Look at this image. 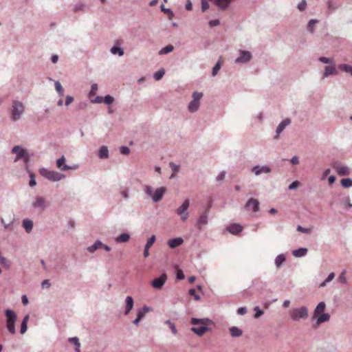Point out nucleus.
I'll return each mask as SVG.
<instances>
[{
    "instance_id": "nucleus-27",
    "label": "nucleus",
    "mask_w": 352,
    "mask_h": 352,
    "mask_svg": "<svg viewBox=\"0 0 352 352\" xmlns=\"http://www.w3.org/2000/svg\"><path fill=\"white\" fill-rule=\"evenodd\" d=\"M130 239L129 234L127 233H122L120 236L116 238V241L117 243H126Z\"/></svg>"
},
{
    "instance_id": "nucleus-41",
    "label": "nucleus",
    "mask_w": 352,
    "mask_h": 352,
    "mask_svg": "<svg viewBox=\"0 0 352 352\" xmlns=\"http://www.w3.org/2000/svg\"><path fill=\"white\" fill-rule=\"evenodd\" d=\"M160 8L163 12L168 14L169 19H172L174 16V13L170 9L166 8L164 5H162Z\"/></svg>"
},
{
    "instance_id": "nucleus-63",
    "label": "nucleus",
    "mask_w": 352,
    "mask_h": 352,
    "mask_svg": "<svg viewBox=\"0 0 352 352\" xmlns=\"http://www.w3.org/2000/svg\"><path fill=\"white\" fill-rule=\"evenodd\" d=\"M177 278L178 280H183L184 278V274L182 270H178L177 271Z\"/></svg>"
},
{
    "instance_id": "nucleus-3",
    "label": "nucleus",
    "mask_w": 352,
    "mask_h": 352,
    "mask_svg": "<svg viewBox=\"0 0 352 352\" xmlns=\"http://www.w3.org/2000/svg\"><path fill=\"white\" fill-rule=\"evenodd\" d=\"M5 316L6 318V328L9 333L14 335L16 333L15 329V322L17 319V315L16 314L11 310V309H6L5 311Z\"/></svg>"
},
{
    "instance_id": "nucleus-22",
    "label": "nucleus",
    "mask_w": 352,
    "mask_h": 352,
    "mask_svg": "<svg viewBox=\"0 0 352 352\" xmlns=\"http://www.w3.org/2000/svg\"><path fill=\"white\" fill-rule=\"evenodd\" d=\"M316 318H317L316 324L318 325H319L322 322L329 321L330 319V316L329 314L323 313V314H321L319 316H318Z\"/></svg>"
},
{
    "instance_id": "nucleus-14",
    "label": "nucleus",
    "mask_w": 352,
    "mask_h": 352,
    "mask_svg": "<svg viewBox=\"0 0 352 352\" xmlns=\"http://www.w3.org/2000/svg\"><path fill=\"white\" fill-rule=\"evenodd\" d=\"M291 124V120L289 118H286L283 120L278 125L276 130V136L274 138L277 139L280 135V133L283 132V131Z\"/></svg>"
},
{
    "instance_id": "nucleus-59",
    "label": "nucleus",
    "mask_w": 352,
    "mask_h": 352,
    "mask_svg": "<svg viewBox=\"0 0 352 352\" xmlns=\"http://www.w3.org/2000/svg\"><path fill=\"white\" fill-rule=\"evenodd\" d=\"M226 177V171H221L216 177L217 182H220L224 179Z\"/></svg>"
},
{
    "instance_id": "nucleus-30",
    "label": "nucleus",
    "mask_w": 352,
    "mask_h": 352,
    "mask_svg": "<svg viewBox=\"0 0 352 352\" xmlns=\"http://www.w3.org/2000/svg\"><path fill=\"white\" fill-rule=\"evenodd\" d=\"M173 50H174L173 45L169 44V45L165 46L164 47L162 48L159 51V54L160 55L166 54H168V53L173 52Z\"/></svg>"
},
{
    "instance_id": "nucleus-46",
    "label": "nucleus",
    "mask_w": 352,
    "mask_h": 352,
    "mask_svg": "<svg viewBox=\"0 0 352 352\" xmlns=\"http://www.w3.org/2000/svg\"><path fill=\"white\" fill-rule=\"evenodd\" d=\"M166 324H167L168 325V327H170L172 333L174 334V335H176L177 333V329H176V327L175 325L174 324V323H173L170 320H166Z\"/></svg>"
},
{
    "instance_id": "nucleus-19",
    "label": "nucleus",
    "mask_w": 352,
    "mask_h": 352,
    "mask_svg": "<svg viewBox=\"0 0 352 352\" xmlns=\"http://www.w3.org/2000/svg\"><path fill=\"white\" fill-rule=\"evenodd\" d=\"M227 230L232 234H236L241 232L242 227L239 223H234L228 227Z\"/></svg>"
},
{
    "instance_id": "nucleus-56",
    "label": "nucleus",
    "mask_w": 352,
    "mask_h": 352,
    "mask_svg": "<svg viewBox=\"0 0 352 352\" xmlns=\"http://www.w3.org/2000/svg\"><path fill=\"white\" fill-rule=\"evenodd\" d=\"M201 10L205 12L209 8V3L207 0H201Z\"/></svg>"
},
{
    "instance_id": "nucleus-8",
    "label": "nucleus",
    "mask_w": 352,
    "mask_h": 352,
    "mask_svg": "<svg viewBox=\"0 0 352 352\" xmlns=\"http://www.w3.org/2000/svg\"><path fill=\"white\" fill-rule=\"evenodd\" d=\"M240 56L235 59V63L238 64H245L250 62L252 58V53L249 51L246 50H239Z\"/></svg>"
},
{
    "instance_id": "nucleus-11",
    "label": "nucleus",
    "mask_w": 352,
    "mask_h": 352,
    "mask_svg": "<svg viewBox=\"0 0 352 352\" xmlns=\"http://www.w3.org/2000/svg\"><path fill=\"white\" fill-rule=\"evenodd\" d=\"M166 191V188L165 187H160L157 188L152 196V201L154 203L160 201L162 199Z\"/></svg>"
},
{
    "instance_id": "nucleus-16",
    "label": "nucleus",
    "mask_w": 352,
    "mask_h": 352,
    "mask_svg": "<svg viewBox=\"0 0 352 352\" xmlns=\"http://www.w3.org/2000/svg\"><path fill=\"white\" fill-rule=\"evenodd\" d=\"M125 302H126V306H125L124 314L128 315L133 307L134 301L131 296H127L126 298Z\"/></svg>"
},
{
    "instance_id": "nucleus-12",
    "label": "nucleus",
    "mask_w": 352,
    "mask_h": 352,
    "mask_svg": "<svg viewBox=\"0 0 352 352\" xmlns=\"http://www.w3.org/2000/svg\"><path fill=\"white\" fill-rule=\"evenodd\" d=\"M12 153H15L16 155L14 162L21 160V158L25 157L28 153L27 151L20 146H15L12 149Z\"/></svg>"
},
{
    "instance_id": "nucleus-40",
    "label": "nucleus",
    "mask_w": 352,
    "mask_h": 352,
    "mask_svg": "<svg viewBox=\"0 0 352 352\" xmlns=\"http://www.w3.org/2000/svg\"><path fill=\"white\" fill-rule=\"evenodd\" d=\"M164 74H165L164 69H161L154 74L153 77L156 80H160L162 78Z\"/></svg>"
},
{
    "instance_id": "nucleus-50",
    "label": "nucleus",
    "mask_w": 352,
    "mask_h": 352,
    "mask_svg": "<svg viewBox=\"0 0 352 352\" xmlns=\"http://www.w3.org/2000/svg\"><path fill=\"white\" fill-rule=\"evenodd\" d=\"M318 60L320 62L324 63V64H333V61L332 59H331L329 58L324 57V56L320 57Z\"/></svg>"
},
{
    "instance_id": "nucleus-51",
    "label": "nucleus",
    "mask_w": 352,
    "mask_h": 352,
    "mask_svg": "<svg viewBox=\"0 0 352 352\" xmlns=\"http://www.w3.org/2000/svg\"><path fill=\"white\" fill-rule=\"evenodd\" d=\"M70 342L73 343L74 345L77 346L76 349V352H80L79 346H80V342L77 338H72L69 339Z\"/></svg>"
},
{
    "instance_id": "nucleus-25",
    "label": "nucleus",
    "mask_w": 352,
    "mask_h": 352,
    "mask_svg": "<svg viewBox=\"0 0 352 352\" xmlns=\"http://www.w3.org/2000/svg\"><path fill=\"white\" fill-rule=\"evenodd\" d=\"M29 318H30L29 315H26L23 319V321L21 322V331H20L21 334L25 333L28 329V322Z\"/></svg>"
},
{
    "instance_id": "nucleus-48",
    "label": "nucleus",
    "mask_w": 352,
    "mask_h": 352,
    "mask_svg": "<svg viewBox=\"0 0 352 352\" xmlns=\"http://www.w3.org/2000/svg\"><path fill=\"white\" fill-rule=\"evenodd\" d=\"M155 241V236L153 235L148 241L145 245L146 249H150Z\"/></svg>"
},
{
    "instance_id": "nucleus-6",
    "label": "nucleus",
    "mask_w": 352,
    "mask_h": 352,
    "mask_svg": "<svg viewBox=\"0 0 352 352\" xmlns=\"http://www.w3.org/2000/svg\"><path fill=\"white\" fill-rule=\"evenodd\" d=\"M331 166L339 176H348L351 174L350 168L342 165L339 161L332 162Z\"/></svg>"
},
{
    "instance_id": "nucleus-9",
    "label": "nucleus",
    "mask_w": 352,
    "mask_h": 352,
    "mask_svg": "<svg viewBox=\"0 0 352 352\" xmlns=\"http://www.w3.org/2000/svg\"><path fill=\"white\" fill-rule=\"evenodd\" d=\"M245 208L247 210L251 209L254 212H258L259 210V201L256 199L250 198L246 202Z\"/></svg>"
},
{
    "instance_id": "nucleus-38",
    "label": "nucleus",
    "mask_w": 352,
    "mask_h": 352,
    "mask_svg": "<svg viewBox=\"0 0 352 352\" xmlns=\"http://www.w3.org/2000/svg\"><path fill=\"white\" fill-rule=\"evenodd\" d=\"M23 227L27 232H30L33 228V221H23Z\"/></svg>"
},
{
    "instance_id": "nucleus-4",
    "label": "nucleus",
    "mask_w": 352,
    "mask_h": 352,
    "mask_svg": "<svg viewBox=\"0 0 352 352\" xmlns=\"http://www.w3.org/2000/svg\"><path fill=\"white\" fill-rule=\"evenodd\" d=\"M39 173L43 177L52 182H58L63 179L65 177L64 174L60 173L55 170H48L45 168H41L39 170Z\"/></svg>"
},
{
    "instance_id": "nucleus-36",
    "label": "nucleus",
    "mask_w": 352,
    "mask_h": 352,
    "mask_svg": "<svg viewBox=\"0 0 352 352\" xmlns=\"http://www.w3.org/2000/svg\"><path fill=\"white\" fill-rule=\"evenodd\" d=\"M340 184L345 188H350L352 186V179L344 178L340 181Z\"/></svg>"
},
{
    "instance_id": "nucleus-29",
    "label": "nucleus",
    "mask_w": 352,
    "mask_h": 352,
    "mask_svg": "<svg viewBox=\"0 0 352 352\" xmlns=\"http://www.w3.org/2000/svg\"><path fill=\"white\" fill-rule=\"evenodd\" d=\"M199 107V102L192 100L188 104V109L190 112H195L198 110Z\"/></svg>"
},
{
    "instance_id": "nucleus-43",
    "label": "nucleus",
    "mask_w": 352,
    "mask_h": 352,
    "mask_svg": "<svg viewBox=\"0 0 352 352\" xmlns=\"http://www.w3.org/2000/svg\"><path fill=\"white\" fill-rule=\"evenodd\" d=\"M297 8L301 11L303 12L307 8V1L306 0H302L298 5Z\"/></svg>"
},
{
    "instance_id": "nucleus-2",
    "label": "nucleus",
    "mask_w": 352,
    "mask_h": 352,
    "mask_svg": "<svg viewBox=\"0 0 352 352\" xmlns=\"http://www.w3.org/2000/svg\"><path fill=\"white\" fill-rule=\"evenodd\" d=\"M25 109V105L22 102L16 100H12L10 109L11 120L13 122L19 120L23 114Z\"/></svg>"
},
{
    "instance_id": "nucleus-34",
    "label": "nucleus",
    "mask_w": 352,
    "mask_h": 352,
    "mask_svg": "<svg viewBox=\"0 0 352 352\" xmlns=\"http://www.w3.org/2000/svg\"><path fill=\"white\" fill-rule=\"evenodd\" d=\"M307 250L306 248H300L293 251V255L296 257H301L306 255Z\"/></svg>"
},
{
    "instance_id": "nucleus-42",
    "label": "nucleus",
    "mask_w": 352,
    "mask_h": 352,
    "mask_svg": "<svg viewBox=\"0 0 352 352\" xmlns=\"http://www.w3.org/2000/svg\"><path fill=\"white\" fill-rule=\"evenodd\" d=\"M221 64L220 60H219L212 68V76H215L217 74L218 72L221 69Z\"/></svg>"
},
{
    "instance_id": "nucleus-17",
    "label": "nucleus",
    "mask_w": 352,
    "mask_h": 352,
    "mask_svg": "<svg viewBox=\"0 0 352 352\" xmlns=\"http://www.w3.org/2000/svg\"><path fill=\"white\" fill-rule=\"evenodd\" d=\"M337 74L336 69L334 66H326L322 78H324L331 75H335Z\"/></svg>"
},
{
    "instance_id": "nucleus-23",
    "label": "nucleus",
    "mask_w": 352,
    "mask_h": 352,
    "mask_svg": "<svg viewBox=\"0 0 352 352\" xmlns=\"http://www.w3.org/2000/svg\"><path fill=\"white\" fill-rule=\"evenodd\" d=\"M102 245H103V243L99 241V240H97L94 245L89 246L87 248V250L88 252H89L90 253H93L96 250L101 248Z\"/></svg>"
},
{
    "instance_id": "nucleus-24",
    "label": "nucleus",
    "mask_w": 352,
    "mask_h": 352,
    "mask_svg": "<svg viewBox=\"0 0 352 352\" xmlns=\"http://www.w3.org/2000/svg\"><path fill=\"white\" fill-rule=\"evenodd\" d=\"M151 311V309L147 306H144L142 309H138L137 317L142 320L145 314Z\"/></svg>"
},
{
    "instance_id": "nucleus-13",
    "label": "nucleus",
    "mask_w": 352,
    "mask_h": 352,
    "mask_svg": "<svg viewBox=\"0 0 352 352\" xmlns=\"http://www.w3.org/2000/svg\"><path fill=\"white\" fill-rule=\"evenodd\" d=\"M252 171L256 175H259L261 173H270L272 172V169L268 166H260L258 165H256L252 167Z\"/></svg>"
},
{
    "instance_id": "nucleus-54",
    "label": "nucleus",
    "mask_w": 352,
    "mask_h": 352,
    "mask_svg": "<svg viewBox=\"0 0 352 352\" xmlns=\"http://www.w3.org/2000/svg\"><path fill=\"white\" fill-rule=\"evenodd\" d=\"M120 151L122 155H128L130 153V149L126 146H122L120 147Z\"/></svg>"
},
{
    "instance_id": "nucleus-31",
    "label": "nucleus",
    "mask_w": 352,
    "mask_h": 352,
    "mask_svg": "<svg viewBox=\"0 0 352 352\" xmlns=\"http://www.w3.org/2000/svg\"><path fill=\"white\" fill-rule=\"evenodd\" d=\"M55 89L58 94L60 98H63L64 95V89L60 84V82L58 80L54 82Z\"/></svg>"
},
{
    "instance_id": "nucleus-53",
    "label": "nucleus",
    "mask_w": 352,
    "mask_h": 352,
    "mask_svg": "<svg viewBox=\"0 0 352 352\" xmlns=\"http://www.w3.org/2000/svg\"><path fill=\"white\" fill-rule=\"evenodd\" d=\"M30 182H29V185L30 187H34L36 185V180H35V177H34V174L31 173L30 174Z\"/></svg>"
},
{
    "instance_id": "nucleus-32",
    "label": "nucleus",
    "mask_w": 352,
    "mask_h": 352,
    "mask_svg": "<svg viewBox=\"0 0 352 352\" xmlns=\"http://www.w3.org/2000/svg\"><path fill=\"white\" fill-rule=\"evenodd\" d=\"M230 333L232 337H239L242 335V331L236 327L230 328Z\"/></svg>"
},
{
    "instance_id": "nucleus-45",
    "label": "nucleus",
    "mask_w": 352,
    "mask_h": 352,
    "mask_svg": "<svg viewBox=\"0 0 352 352\" xmlns=\"http://www.w3.org/2000/svg\"><path fill=\"white\" fill-rule=\"evenodd\" d=\"M192 100L199 102L200 99L203 96V94L201 92L195 91L192 93Z\"/></svg>"
},
{
    "instance_id": "nucleus-21",
    "label": "nucleus",
    "mask_w": 352,
    "mask_h": 352,
    "mask_svg": "<svg viewBox=\"0 0 352 352\" xmlns=\"http://www.w3.org/2000/svg\"><path fill=\"white\" fill-rule=\"evenodd\" d=\"M183 241H183V239L182 238H175V239H173L169 240L168 241V245L171 248H175L178 247L180 245H182Z\"/></svg>"
},
{
    "instance_id": "nucleus-20",
    "label": "nucleus",
    "mask_w": 352,
    "mask_h": 352,
    "mask_svg": "<svg viewBox=\"0 0 352 352\" xmlns=\"http://www.w3.org/2000/svg\"><path fill=\"white\" fill-rule=\"evenodd\" d=\"M326 308V305L324 302H320L314 310V317H317L321 314H323Z\"/></svg>"
},
{
    "instance_id": "nucleus-60",
    "label": "nucleus",
    "mask_w": 352,
    "mask_h": 352,
    "mask_svg": "<svg viewBox=\"0 0 352 352\" xmlns=\"http://www.w3.org/2000/svg\"><path fill=\"white\" fill-rule=\"evenodd\" d=\"M120 194L122 196V197L124 198L125 199H128L129 198V190L128 189L122 190L120 192Z\"/></svg>"
},
{
    "instance_id": "nucleus-1",
    "label": "nucleus",
    "mask_w": 352,
    "mask_h": 352,
    "mask_svg": "<svg viewBox=\"0 0 352 352\" xmlns=\"http://www.w3.org/2000/svg\"><path fill=\"white\" fill-rule=\"evenodd\" d=\"M190 323L194 326L191 328V331L199 336H202L206 332L210 331L209 326L213 324V322L206 318L201 319L192 318Z\"/></svg>"
},
{
    "instance_id": "nucleus-35",
    "label": "nucleus",
    "mask_w": 352,
    "mask_h": 352,
    "mask_svg": "<svg viewBox=\"0 0 352 352\" xmlns=\"http://www.w3.org/2000/svg\"><path fill=\"white\" fill-rule=\"evenodd\" d=\"M338 68L346 72L349 73L352 76V65H346V64H341L339 65Z\"/></svg>"
},
{
    "instance_id": "nucleus-62",
    "label": "nucleus",
    "mask_w": 352,
    "mask_h": 352,
    "mask_svg": "<svg viewBox=\"0 0 352 352\" xmlns=\"http://www.w3.org/2000/svg\"><path fill=\"white\" fill-rule=\"evenodd\" d=\"M220 24V21L219 19H214L209 21V25L210 27L217 26Z\"/></svg>"
},
{
    "instance_id": "nucleus-33",
    "label": "nucleus",
    "mask_w": 352,
    "mask_h": 352,
    "mask_svg": "<svg viewBox=\"0 0 352 352\" xmlns=\"http://www.w3.org/2000/svg\"><path fill=\"white\" fill-rule=\"evenodd\" d=\"M110 52L113 54H118L119 56H122L123 54H124V50L122 47H118V46H113L111 50H110Z\"/></svg>"
},
{
    "instance_id": "nucleus-55",
    "label": "nucleus",
    "mask_w": 352,
    "mask_h": 352,
    "mask_svg": "<svg viewBox=\"0 0 352 352\" xmlns=\"http://www.w3.org/2000/svg\"><path fill=\"white\" fill-rule=\"evenodd\" d=\"M85 7V5L83 3H78L74 6V12H78L83 10Z\"/></svg>"
},
{
    "instance_id": "nucleus-52",
    "label": "nucleus",
    "mask_w": 352,
    "mask_h": 352,
    "mask_svg": "<svg viewBox=\"0 0 352 352\" xmlns=\"http://www.w3.org/2000/svg\"><path fill=\"white\" fill-rule=\"evenodd\" d=\"M346 271L345 270H344L341 272V274H340V276L338 277V280H339L340 282H342V283H346V277H345V274H346Z\"/></svg>"
},
{
    "instance_id": "nucleus-57",
    "label": "nucleus",
    "mask_w": 352,
    "mask_h": 352,
    "mask_svg": "<svg viewBox=\"0 0 352 352\" xmlns=\"http://www.w3.org/2000/svg\"><path fill=\"white\" fill-rule=\"evenodd\" d=\"M300 182L298 181H294L289 184V190H296L299 186Z\"/></svg>"
},
{
    "instance_id": "nucleus-39",
    "label": "nucleus",
    "mask_w": 352,
    "mask_h": 352,
    "mask_svg": "<svg viewBox=\"0 0 352 352\" xmlns=\"http://www.w3.org/2000/svg\"><path fill=\"white\" fill-rule=\"evenodd\" d=\"M335 277V273L331 272L329 274L328 277L320 285V287H324L327 283L331 281Z\"/></svg>"
},
{
    "instance_id": "nucleus-15",
    "label": "nucleus",
    "mask_w": 352,
    "mask_h": 352,
    "mask_svg": "<svg viewBox=\"0 0 352 352\" xmlns=\"http://www.w3.org/2000/svg\"><path fill=\"white\" fill-rule=\"evenodd\" d=\"M56 166L62 171H66L72 168V167L65 164V157L63 155L56 160Z\"/></svg>"
},
{
    "instance_id": "nucleus-26",
    "label": "nucleus",
    "mask_w": 352,
    "mask_h": 352,
    "mask_svg": "<svg viewBox=\"0 0 352 352\" xmlns=\"http://www.w3.org/2000/svg\"><path fill=\"white\" fill-rule=\"evenodd\" d=\"M319 21L317 19H311L309 21L307 26V31L313 34L314 32V26L318 23Z\"/></svg>"
},
{
    "instance_id": "nucleus-18",
    "label": "nucleus",
    "mask_w": 352,
    "mask_h": 352,
    "mask_svg": "<svg viewBox=\"0 0 352 352\" xmlns=\"http://www.w3.org/2000/svg\"><path fill=\"white\" fill-rule=\"evenodd\" d=\"M98 157L100 159H107L109 157V150L107 146H102L98 151Z\"/></svg>"
},
{
    "instance_id": "nucleus-7",
    "label": "nucleus",
    "mask_w": 352,
    "mask_h": 352,
    "mask_svg": "<svg viewBox=\"0 0 352 352\" xmlns=\"http://www.w3.org/2000/svg\"><path fill=\"white\" fill-rule=\"evenodd\" d=\"M190 206L188 199H186L182 205L177 209V214L181 217L182 220H186L188 217V208Z\"/></svg>"
},
{
    "instance_id": "nucleus-47",
    "label": "nucleus",
    "mask_w": 352,
    "mask_h": 352,
    "mask_svg": "<svg viewBox=\"0 0 352 352\" xmlns=\"http://www.w3.org/2000/svg\"><path fill=\"white\" fill-rule=\"evenodd\" d=\"M98 91V85L96 83H94L91 86V90L89 91V96H95Z\"/></svg>"
},
{
    "instance_id": "nucleus-10",
    "label": "nucleus",
    "mask_w": 352,
    "mask_h": 352,
    "mask_svg": "<svg viewBox=\"0 0 352 352\" xmlns=\"http://www.w3.org/2000/svg\"><path fill=\"white\" fill-rule=\"evenodd\" d=\"M166 279V275L165 274H162L159 278L154 279L152 281L151 285L154 288L160 289L163 287Z\"/></svg>"
},
{
    "instance_id": "nucleus-28",
    "label": "nucleus",
    "mask_w": 352,
    "mask_h": 352,
    "mask_svg": "<svg viewBox=\"0 0 352 352\" xmlns=\"http://www.w3.org/2000/svg\"><path fill=\"white\" fill-rule=\"evenodd\" d=\"M45 199L41 197H36L35 201L33 203V206L35 208H44Z\"/></svg>"
},
{
    "instance_id": "nucleus-49",
    "label": "nucleus",
    "mask_w": 352,
    "mask_h": 352,
    "mask_svg": "<svg viewBox=\"0 0 352 352\" xmlns=\"http://www.w3.org/2000/svg\"><path fill=\"white\" fill-rule=\"evenodd\" d=\"M144 192L149 197H151L153 196V188L151 186H145L144 187Z\"/></svg>"
},
{
    "instance_id": "nucleus-61",
    "label": "nucleus",
    "mask_w": 352,
    "mask_h": 352,
    "mask_svg": "<svg viewBox=\"0 0 352 352\" xmlns=\"http://www.w3.org/2000/svg\"><path fill=\"white\" fill-rule=\"evenodd\" d=\"M189 294H190V296H193L195 297V300H199V299H200L199 296H198V295H197V294H196V291H195V289H190L189 290Z\"/></svg>"
},
{
    "instance_id": "nucleus-5",
    "label": "nucleus",
    "mask_w": 352,
    "mask_h": 352,
    "mask_svg": "<svg viewBox=\"0 0 352 352\" xmlns=\"http://www.w3.org/2000/svg\"><path fill=\"white\" fill-rule=\"evenodd\" d=\"M289 315L293 320L306 319L308 317V310L306 307L295 308L289 311Z\"/></svg>"
},
{
    "instance_id": "nucleus-37",
    "label": "nucleus",
    "mask_w": 352,
    "mask_h": 352,
    "mask_svg": "<svg viewBox=\"0 0 352 352\" xmlns=\"http://www.w3.org/2000/svg\"><path fill=\"white\" fill-rule=\"evenodd\" d=\"M285 261V257L283 254H279L275 259V264L277 267H280Z\"/></svg>"
},
{
    "instance_id": "nucleus-64",
    "label": "nucleus",
    "mask_w": 352,
    "mask_h": 352,
    "mask_svg": "<svg viewBox=\"0 0 352 352\" xmlns=\"http://www.w3.org/2000/svg\"><path fill=\"white\" fill-rule=\"evenodd\" d=\"M74 101V98L71 96H67L65 99V105L69 106Z\"/></svg>"
},
{
    "instance_id": "nucleus-58",
    "label": "nucleus",
    "mask_w": 352,
    "mask_h": 352,
    "mask_svg": "<svg viewBox=\"0 0 352 352\" xmlns=\"http://www.w3.org/2000/svg\"><path fill=\"white\" fill-rule=\"evenodd\" d=\"M169 166H170V168L172 169V170L173 172L177 173V172L179 171V165H177L175 163L171 162L169 163Z\"/></svg>"
},
{
    "instance_id": "nucleus-44",
    "label": "nucleus",
    "mask_w": 352,
    "mask_h": 352,
    "mask_svg": "<svg viewBox=\"0 0 352 352\" xmlns=\"http://www.w3.org/2000/svg\"><path fill=\"white\" fill-rule=\"evenodd\" d=\"M113 101L114 98L110 95H106L103 98V102L108 105L111 104L113 102Z\"/></svg>"
}]
</instances>
